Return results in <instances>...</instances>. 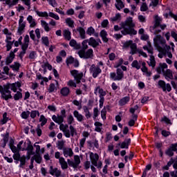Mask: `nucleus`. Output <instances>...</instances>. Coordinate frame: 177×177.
Segmentation results:
<instances>
[{"mask_svg":"<svg viewBox=\"0 0 177 177\" xmlns=\"http://www.w3.org/2000/svg\"><path fill=\"white\" fill-rule=\"evenodd\" d=\"M115 6L118 10H121L123 8L125 7L124 3L122 0H116V3H115Z\"/></svg>","mask_w":177,"mask_h":177,"instance_id":"nucleus-27","label":"nucleus"},{"mask_svg":"<svg viewBox=\"0 0 177 177\" xmlns=\"http://www.w3.org/2000/svg\"><path fill=\"white\" fill-rule=\"evenodd\" d=\"M85 142H86V140L85 138H83L80 140V149L84 148V146L85 145Z\"/></svg>","mask_w":177,"mask_h":177,"instance_id":"nucleus-63","label":"nucleus"},{"mask_svg":"<svg viewBox=\"0 0 177 177\" xmlns=\"http://www.w3.org/2000/svg\"><path fill=\"white\" fill-rule=\"evenodd\" d=\"M63 154L64 157L67 158V157H73V156H74V152L71 148H64Z\"/></svg>","mask_w":177,"mask_h":177,"instance_id":"nucleus-14","label":"nucleus"},{"mask_svg":"<svg viewBox=\"0 0 177 177\" xmlns=\"http://www.w3.org/2000/svg\"><path fill=\"white\" fill-rule=\"evenodd\" d=\"M33 158H35V161L37 162V164H41L42 161V157L41 156V153H36L34 155Z\"/></svg>","mask_w":177,"mask_h":177,"instance_id":"nucleus-36","label":"nucleus"},{"mask_svg":"<svg viewBox=\"0 0 177 177\" xmlns=\"http://www.w3.org/2000/svg\"><path fill=\"white\" fill-rule=\"evenodd\" d=\"M67 121L69 125H71V124L74 122V117L73 116V115L71 114L68 116Z\"/></svg>","mask_w":177,"mask_h":177,"instance_id":"nucleus-60","label":"nucleus"},{"mask_svg":"<svg viewBox=\"0 0 177 177\" xmlns=\"http://www.w3.org/2000/svg\"><path fill=\"white\" fill-rule=\"evenodd\" d=\"M39 121H40V122H41V127H44V125H45V124H46V122H48V120H46L45 118V116H44V115H41L40 116Z\"/></svg>","mask_w":177,"mask_h":177,"instance_id":"nucleus-53","label":"nucleus"},{"mask_svg":"<svg viewBox=\"0 0 177 177\" xmlns=\"http://www.w3.org/2000/svg\"><path fill=\"white\" fill-rule=\"evenodd\" d=\"M4 86H6L8 90L11 89V91H13L14 92H17V88H20V86H21V84L17 82L12 84H8L7 85Z\"/></svg>","mask_w":177,"mask_h":177,"instance_id":"nucleus-13","label":"nucleus"},{"mask_svg":"<svg viewBox=\"0 0 177 177\" xmlns=\"http://www.w3.org/2000/svg\"><path fill=\"white\" fill-rule=\"evenodd\" d=\"M39 17H48L49 15L46 12H39L37 10H35Z\"/></svg>","mask_w":177,"mask_h":177,"instance_id":"nucleus-35","label":"nucleus"},{"mask_svg":"<svg viewBox=\"0 0 177 177\" xmlns=\"http://www.w3.org/2000/svg\"><path fill=\"white\" fill-rule=\"evenodd\" d=\"M158 84L160 86V88L162 89L163 92H165V91H167V92H171L172 89L171 84H165L164 80H159Z\"/></svg>","mask_w":177,"mask_h":177,"instance_id":"nucleus-12","label":"nucleus"},{"mask_svg":"<svg viewBox=\"0 0 177 177\" xmlns=\"http://www.w3.org/2000/svg\"><path fill=\"white\" fill-rule=\"evenodd\" d=\"M48 16L50 17H52L53 19H55V20H59L60 17H59V15L53 13V12H49Z\"/></svg>","mask_w":177,"mask_h":177,"instance_id":"nucleus-61","label":"nucleus"},{"mask_svg":"<svg viewBox=\"0 0 177 177\" xmlns=\"http://www.w3.org/2000/svg\"><path fill=\"white\" fill-rule=\"evenodd\" d=\"M123 48H130L131 52L130 55H136L138 52V47L136 43H133L132 40L127 41L123 43Z\"/></svg>","mask_w":177,"mask_h":177,"instance_id":"nucleus-5","label":"nucleus"},{"mask_svg":"<svg viewBox=\"0 0 177 177\" xmlns=\"http://www.w3.org/2000/svg\"><path fill=\"white\" fill-rule=\"evenodd\" d=\"M1 98L4 100H9V99H12V91L9 90L5 85L3 86L1 90H0Z\"/></svg>","mask_w":177,"mask_h":177,"instance_id":"nucleus-6","label":"nucleus"},{"mask_svg":"<svg viewBox=\"0 0 177 177\" xmlns=\"http://www.w3.org/2000/svg\"><path fill=\"white\" fill-rule=\"evenodd\" d=\"M86 34H88V35H93V34H95V28H93L92 26L88 28Z\"/></svg>","mask_w":177,"mask_h":177,"instance_id":"nucleus-57","label":"nucleus"},{"mask_svg":"<svg viewBox=\"0 0 177 177\" xmlns=\"http://www.w3.org/2000/svg\"><path fill=\"white\" fill-rule=\"evenodd\" d=\"M91 74H92L93 78H97L100 74H102V69L99 66L92 64L89 68Z\"/></svg>","mask_w":177,"mask_h":177,"instance_id":"nucleus-8","label":"nucleus"},{"mask_svg":"<svg viewBox=\"0 0 177 177\" xmlns=\"http://www.w3.org/2000/svg\"><path fill=\"white\" fill-rule=\"evenodd\" d=\"M57 146L59 150H62L63 147H64V142L63 140L58 141Z\"/></svg>","mask_w":177,"mask_h":177,"instance_id":"nucleus-62","label":"nucleus"},{"mask_svg":"<svg viewBox=\"0 0 177 177\" xmlns=\"http://www.w3.org/2000/svg\"><path fill=\"white\" fill-rule=\"evenodd\" d=\"M70 93V88L68 87H64L61 89V94L62 96H68Z\"/></svg>","mask_w":177,"mask_h":177,"instance_id":"nucleus-32","label":"nucleus"},{"mask_svg":"<svg viewBox=\"0 0 177 177\" xmlns=\"http://www.w3.org/2000/svg\"><path fill=\"white\" fill-rule=\"evenodd\" d=\"M88 45L90 46H92L93 48H97V46H99V43L96 41V39L93 37H91L88 40Z\"/></svg>","mask_w":177,"mask_h":177,"instance_id":"nucleus-26","label":"nucleus"},{"mask_svg":"<svg viewBox=\"0 0 177 177\" xmlns=\"http://www.w3.org/2000/svg\"><path fill=\"white\" fill-rule=\"evenodd\" d=\"M110 77L111 80H113V81H121L122 80V78H124V71H122V69L121 68H118L116 70V73H110Z\"/></svg>","mask_w":177,"mask_h":177,"instance_id":"nucleus-7","label":"nucleus"},{"mask_svg":"<svg viewBox=\"0 0 177 177\" xmlns=\"http://www.w3.org/2000/svg\"><path fill=\"white\" fill-rule=\"evenodd\" d=\"M10 68H12L14 71H19V69L20 68V64L18 62H15L13 65L10 66Z\"/></svg>","mask_w":177,"mask_h":177,"instance_id":"nucleus-41","label":"nucleus"},{"mask_svg":"<svg viewBox=\"0 0 177 177\" xmlns=\"http://www.w3.org/2000/svg\"><path fill=\"white\" fill-rule=\"evenodd\" d=\"M6 42H7V45H6L7 52H9V50H10V49H12V45H13V44H15V41H10L8 40H6Z\"/></svg>","mask_w":177,"mask_h":177,"instance_id":"nucleus-51","label":"nucleus"},{"mask_svg":"<svg viewBox=\"0 0 177 177\" xmlns=\"http://www.w3.org/2000/svg\"><path fill=\"white\" fill-rule=\"evenodd\" d=\"M77 31L80 33V38H82V39H85V29L82 27H79L77 28Z\"/></svg>","mask_w":177,"mask_h":177,"instance_id":"nucleus-31","label":"nucleus"},{"mask_svg":"<svg viewBox=\"0 0 177 177\" xmlns=\"http://www.w3.org/2000/svg\"><path fill=\"white\" fill-rule=\"evenodd\" d=\"M41 27H43V28H44V30L46 31V32H49V31H50V28H49V24L46 21L41 20Z\"/></svg>","mask_w":177,"mask_h":177,"instance_id":"nucleus-29","label":"nucleus"},{"mask_svg":"<svg viewBox=\"0 0 177 177\" xmlns=\"http://www.w3.org/2000/svg\"><path fill=\"white\" fill-rule=\"evenodd\" d=\"M90 159L93 165H96V162L99 161V155L97 153H90Z\"/></svg>","mask_w":177,"mask_h":177,"instance_id":"nucleus-16","label":"nucleus"},{"mask_svg":"<svg viewBox=\"0 0 177 177\" xmlns=\"http://www.w3.org/2000/svg\"><path fill=\"white\" fill-rule=\"evenodd\" d=\"M52 120L54 122H56L57 124H59V125H60V124H63V122L64 121V118L59 115L57 116H56V115H53L52 116Z\"/></svg>","mask_w":177,"mask_h":177,"instance_id":"nucleus-17","label":"nucleus"},{"mask_svg":"<svg viewBox=\"0 0 177 177\" xmlns=\"http://www.w3.org/2000/svg\"><path fill=\"white\" fill-rule=\"evenodd\" d=\"M73 115L79 122H82V121H84V115L80 113L78 111H74Z\"/></svg>","mask_w":177,"mask_h":177,"instance_id":"nucleus-18","label":"nucleus"},{"mask_svg":"<svg viewBox=\"0 0 177 177\" xmlns=\"http://www.w3.org/2000/svg\"><path fill=\"white\" fill-rule=\"evenodd\" d=\"M8 120H9V118H8V113H4L3 115V119L1 121L2 125H3V124H6Z\"/></svg>","mask_w":177,"mask_h":177,"instance_id":"nucleus-42","label":"nucleus"},{"mask_svg":"<svg viewBox=\"0 0 177 177\" xmlns=\"http://www.w3.org/2000/svg\"><path fill=\"white\" fill-rule=\"evenodd\" d=\"M14 59H15V53H13V51H11L10 53V55L6 58V64H10V63L13 62Z\"/></svg>","mask_w":177,"mask_h":177,"instance_id":"nucleus-28","label":"nucleus"},{"mask_svg":"<svg viewBox=\"0 0 177 177\" xmlns=\"http://www.w3.org/2000/svg\"><path fill=\"white\" fill-rule=\"evenodd\" d=\"M98 89V93L100 94V108L102 109L103 107V104L104 103V96L107 95L106 91L103 90V88H101L100 86H97Z\"/></svg>","mask_w":177,"mask_h":177,"instance_id":"nucleus-10","label":"nucleus"},{"mask_svg":"<svg viewBox=\"0 0 177 177\" xmlns=\"http://www.w3.org/2000/svg\"><path fill=\"white\" fill-rule=\"evenodd\" d=\"M24 147L22 148V151H27V156L29 160L31 156H34L35 154V152L34 151V147L31 144V141H28V143L24 142Z\"/></svg>","mask_w":177,"mask_h":177,"instance_id":"nucleus-4","label":"nucleus"},{"mask_svg":"<svg viewBox=\"0 0 177 177\" xmlns=\"http://www.w3.org/2000/svg\"><path fill=\"white\" fill-rule=\"evenodd\" d=\"M136 121H138V115L133 114L132 119L130 120L129 122V126L133 127V125H135V122H136Z\"/></svg>","mask_w":177,"mask_h":177,"instance_id":"nucleus-30","label":"nucleus"},{"mask_svg":"<svg viewBox=\"0 0 177 177\" xmlns=\"http://www.w3.org/2000/svg\"><path fill=\"white\" fill-rule=\"evenodd\" d=\"M77 55H79L81 59H93V50L90 48L85 51V50H80L77 52Z\"/></svg>","mask_w":177,"mask_h":177,"instance_id":"nucleus-3","label":"nucleus"},{"mask_svg":"<svg viewBox=\"0 0 177 177\" xmlns=\"http://www.w3.org/2000/svg\"><path fill=\"white\" fill-rule=\"evenodd\" d=\"M83 110L85 113V117L87 118V120H89V118L91 117V112H89V109H88V106H83Z\"/></svg>","mask_w":177,"mask_h":177,"instance_id":"nucleus-34","label":"nucleus"},{"mask_svg":"<svg viewBox=\"0 0 177 177\" xmlns=\"http://www.w3.org/2000/svg\"><path fill=\"white\" fill-rule=\"evenodd\" d=\"M69 129L71 131V136H74V135H77V130L73 127V125H71L69 127Z\"/></svg>","mask_w":177,"mask_h":177,"instance_id":"nucleus-59","label":"nucleus"},{"mask_svg":"<svg viewBox=\"0 0 177 177\" xmlns=\"http://www.w3.org/2000/svg\"><path fill=\"white\" fill-rule=\"evenodd\" d=\"M41 68H44V70H46V68H48V70H52V65L49 64V62H45L43 64H41Z\"/></svg>","mask_w":177,"mask_h":177,"instance_id":"nucleus-44","label":"nucleus"},{"mask_svg":"<svg viewBox=\"0 0 177 177\" xmlns=\"http://www.w3.org/2000/svg\"><path fill=\"white\" fill-rule=\"evenodd\" d=\"M59 163L62 169H67V168H68V165L75 169L76 168H78L80 164H81V159L78 155H75L74 156V160L67 159V161H66L64 158L61 157V158H59Z\"/></svg>","mask_w":177,"mask_h":177,"instance_id":"nucleus-2","label":"nucleus"},{"mask_svg":"<svg viewBox=\"0 0 177 177\" xmlns=\"http://www.w3.org/2000/svg\"><path fill=\"white\" fill-rule=\"evenodd\" d=\"M24 28H26V22H24V17L20 16V19L19 20V28L17 32L19 35L23 34V31H24Z\"/></svg>","mask_w":177,"mask_h":177,"instance_id":"nucleus-11","label":"nucleus"},{"mask_svg":"<svg viewBox=\"0 0 177 177\" xmlns=\"http://www.w3.org/2000/svg\"><path fill=\"white\" fill-rule=\"evenodd\" d=\"M30 114L31 118H35L37 115L39 117V111H32L31 112H30Z\"/></svg>","mask_w":177,"mask_h":177,"instance_id":"nucleus-55","label":"nucleus"},{"mask_svg":"<svg viewBox=\"0 0 177 177\" xmlns=\"http://www.w3.org/2000/svg\"><path fill=\"white\" fill-rule=\"evenodd\" d=\"M50 175H55L56 177H59L62 175V171L59 170L57 168L53 169V166H50Z\"/></svg>","mask_w":177,"mask_h":177,"instance_id":"nucleus-15","label":"nucleus"},{"mask_svg":"<svg viewBox=\"0 0 177 177\" xmlns=\"http://www.w3.org/2000/svg\"><path fill=\"white\" fill-rule=\"evenodd\" d=\"M131 98L129 97V96H126L124 97H122L118 102L119 106H125V104H128Z\"/></svg>","mask_w":177,"mask_h":177,"instance_id":"nucleus-21","label":"nucleus"},{"mask_svg":"<svg viewBox=\"0 0 177 177\" xmlns=\"http://www.w3.org/2000/svg\"><path fill=\"white\" fill-rule=\"evenodd\" d=\"M164 77L169 81V80H173L174 78V75H172V71L167 69L164 72L163 74Z\"/></svg>","mask_w":177,"mask_h":177,"instance_id":"nucleus-20","label":"nucleus"},{"mask_svg":"<svg viewBox=\"0 0 177 177\" xmlns=\"http://www.w3.org/2000/svg\"><path fill=\"white\" fill-rule=\"evenodd\" d=\"M171 36L172 37V38H174L175 39V41H176L177 42V33L176 31L175 30H172L171 32Z\"/></svg>","mask_w":177,"mask_h":177,"instance_id":"nucleus-64","label":"nucleus"},{"mask_svg":"<svg viewBox=\"0 0 177 177\" xmlns=\"http://www.w3.org/2000/svg\"><path fill=\"white\" fill-rule=\"evenodd\" d=\"M27 21H28L30 25V27L34 28L35 26H37V22H35V19L32 18V16L28 15L27 17Z\"/></svg>","mask_w":177,"mask_h":177,"instance_id":"nucleus-24","label":"nucleus"},{"mask_svg":"<svg viewBox=\"0 0 177 177\" xmlns=\"http://www.w3.org/2000/svg\"><path fill=\"white\" fill-rule=\"evenodd\" d=\"M88 43L89 44V41L88 39H85L82 41V49L81 50H86L88 49Z\"/></svg>","mask_w":177,"mask_h":177,"instance_id":"nucleus-47","label":"nucleus"},{"mask_svg":"<svg viewBox=\"0 0 177 177\" xmlns=\"http://www.w3.org/2000/svg\"><path fill=\"white\" fill-rule=\"evenodd\" d=\"M131 67L136 68L137 70H140V64L138 60H134L131 64Z\"/></svg>","mask_w":177,"mask_h":177,"instance_id":"nucleus-39","label":"nucleus"},{"mask_svg":"<svg viewBox=\"0 0 177 177\" xmlns=\"http://www.w3.org/2000/svg\"><path fill=\"white\" fill-rule=\"evenodd\" d=\"M66 23L71 28H74V21L71 19V18L66 19Z\"/></svg>","mask_w":177,"mask_h":177,"instance_id":"nucleus-43","label":"nucleus"},{"mask_svg":"<svg viewBox=\"0 0 177 177\" xmlns=\"http://www.w3.org/2000/svg\"><path fill=\"white\" fill-rule=\"evenodd\" d=\"M69 45L72 48H75V49H80L81 48V44H77V41H75V39H73L70 41Z\"/></svg>","mask_w":177,"mask_h":177,"instance_id":"nucleus-23","label":"nucleus"},{"mask_svg":"<svg viewBox=\"0 0 177 177\" xmlns=\"http://www.w3.org/2000/svg\"><path fill=\"white\" fill-rule=\"evenodd\" d=\"M161 68H168V65L165 63L160 64V66L156 68V71L158 74H161Z\"/></svg>","mask_w":177,"mask_h":177,"instance_id":"nucleus-37","label":"nucleus"},{"mask_svg":"<svg viewBox=\"0 0 177 177\" xmlns=\"http://www.w3.org/2000/svg\"><path fill=\"white\" fill-rule=\"evenodd\" d=\"M174 151H176V149H174V145L171 144V146L166 149L165 153L169 157H172L174 156Z\"/></svg>","mask_w":177,"mask_h":177,"instance_id":"nucleus-19","label":"nucleus"},{"mask_svg":"<svg viewBox=\"0 0 177 177\" xmlns=\"http://www.w3.org/2000/svg\"><path fill=\"white\" fill-rule=\"evenodd\" d=\"M161 17L156 16L155 18V24L154 28H157V27H160V25L161 24Z\"/></svg>","mask_w":177,"mask_h":177,"instance_id":"nucleus-38","label":"nucleus"},{"mask_svg":"<svg viewBox=\"0 0 177 177\" xmlns=\"http://www.w3.org/2000/svg\"><path fill=\"white\" fill-rule=\"evenodd\" d=\"M64 37L65 39L70 41V39H71V32H70L68 30H64Z\"/></svg>","mask_w":177,"mask_h":177,"instance_id":"nucleus-33","label":"nucleus"},{"mask_svg":"<svg viewBox=\"0 0 177 177\" xmlns=\"http://www.w3.org/2000/svg\"><path fill=\"white\" fill-rule=\"evenodd\" d=\"M153 41H159L161 44H165V39H164L160 35H156V38L153 39Z\"/></svg>","mask_w":177,"mask_h":177,"instance_id":"nucleus-48","label":"nucleus"},{"mask_svg":"<svg viewBox=\"0 0 177 177\" xmlns=\"http://www.w3.org/2000/svg\"><path fill=\"white\" fill-rule=\"evenodd\" d=\"M21 97H23V93H21V92L17 91V93L15 94V95H14V100H20V99H21Z\"/></svg>","mask_w":177,"mask_h":177,"instance_id":"nucleus-45","label":"nucleus"},{"mask_svg":"<svg viewBox=\"0 0 177 177\" xmlns=\"http://www.w3.org/2000/svg\"><path fill=\"white\" fill-rule=\"evenodd\" d=\"M21 118H24V120H27L28 117H30V111H27L22 112L21 114Z\"/></svg>","mask_w":177,"mask_h":177,"instance_id":"nucleus-46","label":"nucleus"},{"mask_svg":"<svg viewBox=\"0 0 177 177\" xmlns=\"http://www.w3.org/2000/svg\"><path fill=\"white\" fill-rule=\"evenodd\" d=\"M150 62L149 63V66H150L151 67H156V60H154V56L151 55L150 56Z\"/></svg>","mask_w":177,"mask_h":177,"instance_id":"nucleus-50","label":"nucleus"},{"mask_svg":"<svg viewBox=\"0 0 177 177\" xmlns=\"http://www.w3.org/2000/svg\"><path fill=\"white\" fill-rule=\"evenodd\" d=\"M129 145H131V138L125 139L124 141L120 144V148L128 149Z\"/></svg>","mask_w":177,"mask_h":177,"instance_id":"nucleus-25","label":"nucleus"},{"mask_svg":"<svg viewBox=\"0 0 177 177\" xmlns=\"http://www.w3.org/2000/svg\"><path fill=\"white\" fill-rule=\"evenodd\" d=\"M120 28L118 25L114 26V30L115 31L121 30V32L123 35H136L138 32L133 29L135 27V24H133V21L132 20V17H129L124 22H121Z\"/></svg>","mask_w":177,"mask_h":177,"instance_id":"nucleus-1","label":"nucleus"},{"mask_svg":"<svg viewBox=\"0 0 177 177\" xmlns=\"http://www.w3.org/2000/svg\"><path fill=\"white\" fill-rule=\"evenodd\" d=\"M11 151H12V153H19V150L18 149V148L15 146L13 144L10 145V146Z\"/></svg>","mask_w":177,"mask_h":177,"instance_id":"nucleus-58","label":"nucleus"},{"mask_svg":"<svg viewBox=\"0 0 177 177\" xmlns=\"http://www.w3.org/2000/svg\"><path fill=\"white\" fill-rule=\"evenodd\" d=\"M110 20L113 23H114V21H118V20H121V15L118 13L115 15V17L110 18Z\"/></svg>","mask_w":177,"mask_h":177,"instance_id":"nucleus-40","label":"nucleus"},{"mask_svg":"<svg viewBox=\"0 0 177 177\" xmlns=\"http://www.w3.org/2000/svg\"><path fill=\"white\" fill-rule=\"evenodd\" d=\"M42 44L46 46H49V39L48 37H41Z\"/></svg>","mask_w":177,"mask_h":177,"instance_id":"nucleus-52","label":"nucleus"},{"mask_svg":"<svg viewBox=\"0 0 177 177\" xmlns=\"http://www.w3.org/2000/svg\"><path fill=\"white\" fill-rule=\"evenodd\" d=\"M144 49H147L148 53H150L151 55H153V47L151 46V44L149 43L148 46H144Z\"/></svg>","mask_w":177,"mask_h":177,"instance_id":"nucleus-49","label":"nucleus"},{"mask_svg":"<svg viewBox=\"0 0 177 177\" xmlns=\"http://www.w3.org/2000/svg\"><path fill=\"white\" fill-rule=\"evenodd\" d=\"M19 161H20L19 167H20L21 168H22L24 165H26V156H23L19 159Z\"/></svg>","mask_w":177,"mask_h":177,"instance_id":"nucleus-56","label":"nucleus"},{"mask_svg":"<svg viewBox=\"0 0 177 177\" xmlns=\"http://www.w3.org/2000/svg\"><path fill=\"white\" fill-rule=\"evenodd\" d=\"M71 74L75 78V81H76L77 84H80L81 82V80L84 77L83 73H80L77 70L71 71Z\"/></svg>","mask_w":177,"mask_h":177,"instance_id":"nucleus-9","label":"nucleus"},{"mask_svg":"<svg viewBox=\"0 0 177 177\" xmlns=\"http://www.w3.org/2000/svg\"><path fill=\"white\" fill-rule=\"evenodd\" d=\"M100 35L104 42H109V38H107V32L105 30H101Z\"/></svg>","mask_w":177,"mask_h":177,"instance_id":"nucleus-22","label":"nucleus"},{"mask_svg":"<svg viewBox=\"0 0 177 177\" xmlns=\"http://www.w3.org/2000/svg\"><path fill=\"white\" fill-rule=\"evenodd\" d=\"M12 158L15 160V161H20V159L21 158V156L20 155L19 152L15 153L13 154L12 156Z\"/></svg>","mask_w":177,"mask_h":177,"instance_id":"nucleus-54","label":"nucleus"}]
</instances>
